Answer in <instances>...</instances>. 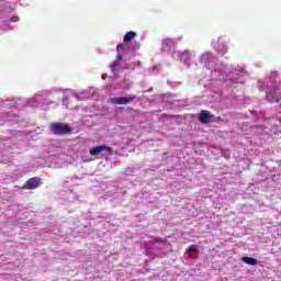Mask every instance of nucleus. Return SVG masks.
<instances>
[{
	"label": "nucleus",
	"instance_id": "39448f33",
	"mask_svg": "<svg viewBox=\"0 0 281 281\" xmlns=\"http://www.w3.org/2000/svg\"><path fill=\"white\" fill-rule=\"evenodd\" d=\"M110 104H126V98L124 97H116L109 99Z\"/></svg>",
	"mask_w": 281,
	"mask_h": 281
},
{
	"label": "nucleus",
	"instance_id": "20e7f679",
	"mask_svg": "<svg viewBox=\"0 0 281 281\" xmlns=\"http://www.w3.org/2000/svg\"><path fill=\"white\" fill-rule=\"evenodd\" d=\"M214 117V114H212L211 111L207 110H201L200 115H199V122L202 124H207Z\"/></svg>",
	"mask_w": 281,
	"mask_h": 281
},
{
	"label": "nucleus",
	"instance_id": "9d476101",
	"mask_svg": "<svg viewBox=\"0 0 281 281\" xmlns=\"http://www.w3.org/2000/svg\"><path fill=\"white\" fill-rule=\"evenodd\" d=\"M111 69H115V67H117V61H113L112 64H110Z\"/></svg>",
	"mask_w": 281,
	"mask_h": 281
},
{
	"label": "nucleus",
	"instance_id": "9b49d317",
	"mask_svg": "<svg viewBox=\"0 0 281 281\" xmlns=\"http://www.w3.org/2000/svg\"><path fill=\"white\" fill-rule=\"evenodd\" d=\"M123 48H124V45H123V44H119V45L116 46L117 52H120V49H123Z\"/></svg>",
	"mask_w": 281,
	"mask_h": 281
},
{
	"label": "nucleus",
	"instance_id": "1a4fd4ad",
	"mask_svg": "<svg viewBox=\"0 0 281 281\" xmlns=\"http://www.w3.org/2000/svg\"><path fill=\"white\" fill-rule=\"evenodd\" d=\"M189 252H192V251H199V247L196 245H191L188 249Z\"/></svg>",
	"mask_w": 281,
	"mask_h": 281
},
{
	"label": "nucleus",
	"instance_id": "f257e3e1",
	"mask_svg": "<svg viewBox=\"0 0 281 281\" xmlns=\"http://www.w3.org/2000/svg\"><path fill=\"white\" fill-rule=\"evenodd\" d=\"M50 131L54 135H69L71 127L65 123H53Z\"/></svg>",
	"mask_w": 281,
	"mask_h": 281
},
{
	"label": "nucleus",
	"instance_id": "0eeeda50",
	"mask_svg": "<svg viewBox=\"0 0 281 281\" xmlns=\"http://www.w3.org/2000/svg\"><path fill=\"white\" fill-rule=\"evenodd\" d=\"M135 36H137V33L135 31H130L125 34L123 41L124 43H131Z\"/></svg>",
	"mask_w": 281,
	"mask_h": 281
},
{
	"label": "nucleus",
	"instance_id": "7ed1b4c3",
	"mask_svg": "<svg viewBox=\"0 0 281 281\" xmlns=\"http://www.w3.org/2000/svg\"><path fill=\"white\" fill-rule=\"evenodd\" d=\"M103 150H106L109 155H113V148L105 145L93 147L92 149H90V155L91 157H98V155H100V153H103Z\"/></svg>",
	"mask_w": 281,
	"mask_h": 281
},
{
	"label": "nucleus",
	"instance_id": "f8f14e48",
	"mask_svg": "<svg viewBox=\"0 0 281 281\" xmlns=\"http://www.w3.org/2000/svg\"><path fill=\"white\" fill-rule=\"evenodd\" d=\"M122 58H123L122 55L117 56V60H122Z\"/></svg>",
	"mask_w": 281,
	"mask_h": 281
},
{
	"label": "nucleus",
	"instance_id": "6e6552de",
	"mask_svg": "<svg viewBox=\"0 0 281 281\" xmlns=\"http://www.w3.org/2000/svg\"><path fill=\"white\" fill-rule=\"evenodd\" d=\"M125 98V104H131V102H134L135 100H137V95L135 94H131L128 97H124Z\"/></svg>",
	"mask_w": 281,
	"mask_h": 281
},
{
	"label": "nucleus",
	"instance_id": "f03ea898",
	"mask_svg": "<svg viewBox=\"0 0 281 281\" xmlns=\"http://www.w3.org/2000/svg\"><path fill=\"white\" fill-rule=\"evenodd\" d=\"M40 187H41V178L34 177V178L29 179L24 183L23 189L24 190H36V188H40Z\"/></svg>",
	"mask_w": 281,
	"mask_h": 281
},
{
	"label": "nucleus",
	"instance_id": "423d86ee",
	"mask_svg": "<svg viewBox=\"0 0 281 281\" xmlns=\"http://www.w3.org/2000/svg\"><path fill=\"white\" fill-rule=\"evenodd\" d=\"M241 262L250 265L251 267H256V265H258V259L252 257H241Z\"/></svg>",
	"mask_w": 281,
	"mask_h": 281
}]
</instances>
